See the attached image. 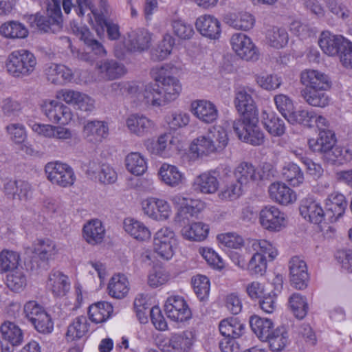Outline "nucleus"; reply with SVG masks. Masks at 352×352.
<instances>
[{"instance_id":"42","label":"nucleus","mask_w":352,"mask_h":352,"mask_svg":"<svg viewBox=\"0 0 352 352\" xmlns=\"http://www.w3.org/2000/svg\"><path fill=\"white\" fill-rule=\"evenodd\" d=\"M0 33L8 38H24L28 36L29 32L22 23L17 21H10L0 26Z\"/></svg>"},{"instance_id":"26","label":"nucleus","mask_w":352,"mask_h":352,"mask_svg":"<svg viewBox=\"0 0 352 352\" xmlns=\"http://www.w3.org/2000/svg\"><path fill=\"white\" fill-rule=\"evenodd\" d=\"M47 287L54 296L61 297L69 291L70 283L66 275L60 271L53 270L49 274Z\"/></svg>"},{"instance_id":"51","label":"nucleus","mask_w":352,"mask_h":352,"mask_svg":"<svg viewBox=\"0 0 352 352\" xmlns=\"http://www.w3.org/2000/svg\"><path fill=\"white\" fill-rule=\"evenodd\" d=\"M264 119V126L267 131L273 136L283 135L286 129L285 122L275 113L267 114Z\"/></svg>"},{"instance_id":"53","label":"nucleus","mask_w":352,"mask_h":352,"mask_svg":"<svg viewBox=\"0 0 352 352\" xmlns=\"http://www.w3.org/2000/svg\"><path fill=\"white\" fill-rule=\"evenodd\" d=\"M91 6V0H63L64 12L70 14L73 11L79 17H83Z\"/></svg>"},{"instance_id":"19","label":"nucleus","mask_w":352,"mask_h":352,"mask_svg":"<svg viewBox=\"0 0 352 352\" xmlns=\"http://www.w3.org/2000/svg\"><path fill=\"white\" fill-rule=\"evenodd\" d=\"M289 268L291 284L298 289L306 287L309 276L305 261L294 256L289 261Z\"/></svg>"},{"instance_id":"45","label":"nucleus","mask_w":352,"mask_h":352,"mask_svg":"<svg viewBox=\"0 0 352 352\" xmlns=\"http://www.w3.org/2000/svg\"><path fill=\"white\" fill-rule=\"evenodd\" d=\"M95 6L91 1V6L89 8L93 14L97 24H102L106 21L111 19L113 10L108 0H96Z\"/></svg>"},{"instance_id":"58","label":"nucleus","mask_w":352,"mask_h":352,"mask_svg":"<svg viewBox=\"0 0 352 352\" xmlns=\"http://www.w3.org/2000/svg\"><path fill=\"white\" fill-rule=\"evenodd\" d=\"M6 285L11 290L19 292L26 285V278L23 272L19 267L10 272L7 275Z\"/></svg>"},{"instance_id":"11","label":"nucleus","mask_w":352,"mask_h":352,"mask_svg":"<svg viewBox=\"0 0 352 352\" xmlns=\"http://www.w3.org/2000/svg\"><path fill=\"white\" fill-rule=\"evenodd\" d=\"M41 107L43 114L54 123L67 124L72 118L70 109L58 100H45Z\"/></svg>"},{"instance_id":"1","label":"nucleus","mask_w":352,"mask_h":352,"mask_svg":"<svg viewBox=\"0 0 352 352\" xmlns=\"http://www.w3.org/2000/svg\"><path fill=\"white\" fill-rule=\"evenodd\" d=\"M173 67L168 65L155 67L151 74L157 85L148 83L144 87L142 102L149 107L165 106L175 100L180 95L182 86L179 80L172 75Z\"/></svg>"},{"instance_id":"56","label":"nucleus","mask_w":352,"mask_h":352,"mask_svg":"<svg viewBox=\"0 0 352 352\" xmlns=\"http://www.w3.org/2000/svg\"><path fill=\"white\" fill-rule=\"evenodd\" d=\"M9 139L15 144H20L27 138L25 127L22 123L10 122L6 126Z\"/></svg>"},{"instance_id":"7","label":"nucleus","mask_w":352,"mask_h":352,"mask_svg":"<svg viewBox=\"0 0 352 352\" xmlns=\"http://www.w3.org/2000/svg\"><path fill=\"white\" fill-rule=\"evenodd\" d=\"M192 331H182L175 333L170 338H167L162 333L155 336L154 340L157 346L164 352L175 351H186L192 344Z\"/></svg>"},{"instance_id":"31","label":"nucleus","mask_w":352,"mask_h":352,"mask_svg":"<svg viewBox=\"0 0 352 352\" xmlns=\"http://www.w3.org/2000/svg\"><path fill=\"white\" fill-rule=\"evenodd\" d=\"M327 89H313L305 87L300 94L305 101L312 107L324 108L327 107L330 99L324 91Z\"/></svg>"},{"instance_id":"55","label":"nucleus","mask_w":352,"mask_h":352,"mask_svg":"<svg viewBox=\"0 0 352 352\" xmlns=\"http://www.w3.org/2000/svg\"><path fill=\"white\" fill-rule=\"evenodd\" d=\"M289 307L294 315L298 319H302L307 314L308 305L305 298L295 293L289 299Z\"/></svg>"},{"instance_id":"35","label":"nucleus","mask_w":352,"mask_h":352,"mask_svg":"<svg viewBox=\"0 0 352 352\" xmlns=\"http://www.w3.org/2000/svg\"><path fill=\"white\" fill-rule=\"evenodd\" d=\"M224 22L234 29L248 30L254 23V19L252 14L248 12L227 13L223 16Z\"/></svg>"},{"instance_id":"21","label":"nucleus","mask_w":352,"mask_h":352,"mask_svg":"<svg viewBox=\"0 0 352 352\" xmlns=\"http://www.w3.org/2000/svg\"><path fill=\"white\" fill-rule=\"evenodd\" d=\"M83 135L88 142L100 143L109 135L108 124L104 121H88L84 125Z\"/></svg>"},{"instance_id":"62","label":"nucleus","mask_w":352,"mask_h":352,"mask_svg":"<svg viewBox=\"0 0 352 352\" xmlns=\"http://www.w3.org/2000/svg\"><path fill=\"white\" fill-rule=\"evenodd\" d=\"M246 267L251 274L263 275L267 269L266 257L260 253H255L247 263Z\"/></svg>"},{"instance_id":"61","label":"nucleus","mask_w":352,"mask_h":352,"mask_svg":"<svg viewBox=\"0 0 352 352\" xmlns=\"http://www.w3.org/2000/svg\"><path fill=\"white\" fill-rule=\"evenodd\" d=\"M243 187L236 180L232 181L221 188L218 196L222 200H234L241 195Z\"/></svg>"},{"instance_id":"29","label":"nucleus","mask_w":352,"mask_h":352,"mask_svg":"<svg viewBox=\"0 0 352 352\" xmlns=\"http://www.w3.org/2000/svg\"><path fill=\"white\" fill-rule=\"evenodd\" d=\"M158 174L161 181L172 188L177 187L182 184L185 177L184 174L180 172L177 167L168 164H163Z\"/></svg>"},{"instance_id":"52","label":"nucleus","mask_w":352,"mask_h":352,"mask_svg":"<svg viewBox=\"0 0 352 352\" xmlns=\"http://www.w3.org/2000/svg\"><path fill=\"white\" fill-rule=\"evenodd\" d=\"M223 338L219 342L222 352H239V346L236 339L241 336V331H220Z\"/></svg>"},{"instance_id":"9","label":"nucleus","mask_w":352,"mask_h":352,"mask_svg":"<svg viewBox=\"0 0 352 352\" xmlns=\"http://www.w3.org/2000/svg\"><path fill=\"white\" fill-rule=\"evenodd\" d=\"M24 313L28 321L36 330H52L54 323L51 316L36 302L29 301L24 306Z\"/></svg>"},{"instance_id":"12","label":"nucleus","mask_w":352,"mask_h":352,"mask_svg":"<svg viewBox=\"0 0 352 352\" xmlns=\"http://www.w3.org/2000/svg\"><path fill=\"white\" fill-rule=\"evenodd\" d=\"M232 50L242 59L246 60H256L259 54L250 38L243 33H235L230 38Z\"/></svg>"},{"instance_id":"5","label":"nucleus","mask_w":352,"mask_h":352,"mask_svg":"<svg viewBox=\"0 0 352 352\" xmlns=\"http://www.w3.org/2000/svg\"><path fill=\"white\" fill-rule=\"evenodd\" d=\"M258 122V116H246L234 122L233 129L241 140L254 146L261 145L264 142V135Z\"/></svg>"},{"instance_id":"44","label":"nucleus","mask_w":352,"mask_h":352,"mask_svg":"<svg viewBox=\"0 0 352 352\" xmlns=\"http://www.w3.org/2000/svg\"><path fill=\"white\" fill-rule=\"evenodd\" d=\"M113 310V307L109 302H98L89 307V319L96 324L102 323L109 318Z\"/></svg>"},{"instance_id":"24","label":"nucleus","mask_w":352,"mask_h":352,"mask_svg":"<svg viewBox=\"0 0 352 352\" xmlns=\"http://www.w3.org/2000/svg\"><path fill=\"white\" fill-rule=\"evenodd\" d=\"M346 39L340 35H336L329 31H323L318 41L321 50L329 56L338 54Z\"/></svg>"},{"instance_id":"34","label":"nucleus","mask_w":352,"mask_h":352,"mask_svg":"<svg viewBox=\"0 0 352 352\" xmlns=\"http://www.w3.org/2000/svg\"><path fill=\"white\" fill-rule=\"evenodd\" d=\"M174 143V138L170 133L161 135L157 141L148 139L144 142V146L146 150L151 154L163 156L166 154V151L171 148V145Z\"/></svg>"},{"instance_id":"18","label":"nucleus","mask_w":352,"mask_h":352,"mask_svg":"<svg viewBox=\"0 0 352 352\" xmlns=\"http://www.w3.org/2000/svg\"><path fill=\"white\" fill-rule=\"evenodd\" d=\"M254 90L250 87L239 89L235 94L234 103L237 111L242 114L243 118L250 116H258L252 94Z\"/></svg>"},{"instance_id":"30","label":"nucleus","mask_w":352,"mask_h":352,"mask_svg":"<svg viewBox=\"0 0 352 352\" xmlns=\"http://www.w3.org/2000/svg\"><path fill=\"white\" fill-rule=\"evenodd\" d=\"M269 193L272 199L283 204L287 205L296 201L294 192L282 182H275L269 187Z\"/></svg>"},{"instance_id":"17","label":"nucleus","mask_w":352,"mask_h":352,"mask_svg":"<svg viewBox=\"0 0 352 352\" xmlns=\"http://www.w3.org/2000/svg\"><path fill=\"white\" fill-rule=\"evenodd\" d=\"M126 126L130 133L141 138L151 134L155 129V124L148 117L142 114L133 113L126 118Z\"/></svg>"},{"instance_id":"37","label":"nucleus","mask_w":352,"mask_h":352,"mask_svg":"<svg viewBox=\"0 0 352 352\" xmlns=\"http://www.w3.org/2000/svg\"><path fill=\"white\" fill-rule=\"evenodd\" d=\"M32 252L30 249H28L26 254ZM58 249L56 243L50 239L41 240L34 245L33 253H35L38 258L42 261H47L54 259L58 254Z\"/></svg>"},{"instance_id":"40","label":"nucleus","mask_w":352,"mask_h":352,"mask_svg":"<svg viewBox=\"0 0 352 352\" xmlns=\"http://www.w3.org/2000/svg\"><path fill=\"white\" fill-rule=\"evenodd\" d=\"M85 240L90 244L100 243L104 236V228L102 222L98 219L91 220L83 227Z\"/></svg>"},{"instance_id":"27","label":"nucleus","mask_w":352,"mask_h":352,"mask_svg":"<svg viewBox=\"0 0 352 352\" xmlns=\"http://www.w3.org/2000/svg\"><path fill=\"white\" fill-rule=\"evenodd\" d=\"M300 81L305 87L313 89H327L329 87V78L324 73L314 69L303 71Z\"/></svg>"},{"instance_id":"16","label":"nucleus","mask_w":352,"mask_h":352,"mask_svg":"<svg viewBox=\"0 0 352 352\" xmlns=\"http://www.w3.org/2000/svg\"><path fill=\"white\" fill-rule=\"evenodd\" d=\"M142 209L145 214L157 221L166 220L171 214L170 206L168 201L155 197L143 201Z\"/></svg>"},{"instance_id":"43","label":"nucleus","mask_w":352,"mask_h":352,"mask_svg":"<svg viewBox=\"0 0 352 352\" xmlns=\"http://www.w3.org/2000/svg\"><path fill=\"white\" fill-rule=\"evenodd\" d=\"M208 232V225L202 222H196L184 226L182 230V234L188 240L201 241L207 237Z\"/></svg>"},{"instance_id":"49","label":"nucleus","mask_w":352,"mask_h":352,"mask_svg":"<svg viewBox=\"0 0 352 352\" xmlns=\"http://www.w3.org/2000/svg\"><path fill=\"white\" fill-rule=\"evenodd\" d=\"M126 169L135 175H141L146 170L147 166L144 157L137 152L129 153L125 159Z\"/></svg>"},{"instance_id":"46","label":"nucleus","mask_w":352,"mask_h":352,"mask_svg":"<svg viewBox=\"0 0 352 352\" xmlns=\"http://www.w3.org/2000/svg\"><path fill=\"white\" fill-rule=\"evenodd\" d=\"M190 150L193 154H196L197 157L209 156L212 154L217 153L212 144L210 140L204 134L198 136L192 142Z\"/></svg>"},{"instance_id":"50","label":"nucleus","mask_w":352,"mask_h":352,"mask_svg":"<svg viewBox=\"0 0 352 352\" xmlns=\"http://www.w3.org/2000/svg\"><path fill=\"white\" fill-rule=\"evenodd\" d=\"M266 38L272 47L279 49L287 44L289 36L285 28L273 27L267 30Z\"/></svg>"},{"instance_id":"2","label":"nucleus","mask_w":352,"mask_h":352,"mask_svg":"<svg viewBox=\"0 0 352 352\" xmlns=\"http://www.w3.org/2000/svg\"><path fill=\"white\" fill-rule=\"evenodd\" d=\"M335 133L331 130L321 131L318 138L309 140V148L322 155V158L328 163L333 164L338 161L340 164L352 160V152L346 148L335 146Z\"/></svg>"},{"instance_id":"47","label":"nucleus","mask_w":352,"mask_h":352,"mask_svg":"<svg viewBox=\"0 0 352 352\" xmlns=\"http://www.w3.org/2000/svg\"><path fill=\"white\" fill-rule=\"evenodd\" d=\"M21 261L20 255L17 252L3 250L0 252V274L16 270Z\"/></svg>"},{"instance_id":"63","label":"nucleus","mask_w":352,"mask_h":352,"mask_svg":"<svg viewBox=\"0 0 352 352\" xmlns=\"http://www.w3.org/2000/svg\"><path fill=\"white\" fill-rule=\"evenodd\" d=\"M174 45V38L170 35H166L159 47L152 53L154 60H162L171 52Z\"/></svg>"},{"instance_id":"60","label":"nucleus","mask_w":352,"mask_h":352,"mask_svg":"<svg viewBox=\"0 0 352 352\" xmlns=\"http://www.w3.org/2000/svg\"><path fill=\"white\" fill-rule=\"evenodd\" d=\"M252 247L256 253H260L266 257L267 255L270 260L274 259L277 254L278 251L276 247L273 245L270 241L266 240H252Z\"/></svg>"},{"instance_id":"54","label":"nucleus","mask_w":352,"mask_h":352,"mask_svg":"<svg viewBox=\"0 0 352 352\" xmlns=\"http://www.w3.org/2000/svg\"><path fill=\"white\" fill-rule=\"evenodd\" d=\"M283 177L293 186H298L304 181V175L296 164L290 163L285 166L282 172Z\"/></svg>"},{"instance_id":"64","label":"nucleus","mask_w":352,"mask_h":352,"mask_svg":"<svg viewBox=\"0 0 352 352\" xmlns=\"http://www.w3.org/2000/svg\"><path fill=\"white\" fill-rule=\"evenodd\" d=\"M192 285L195 294L201 300L208 296L210 292L209 279L202 275H197L192 278Z\"/></svg>"},{"instance_id":"4","label":"nucleus","mask_w":352,"mask_h":352,"mask_svg":"<svg viewBox=\"0 0 352 352\" xmlns=\"http://www.w3.org/2000/svg\"><path fill=\"white\" fill-rule=\"evenodd\" d=\"M151 43V34L145 29L131 30L126 34L123 46L116 44L114 47V54L122 58L125 52H143L149 48Z\"/></svg>"},{"instance_id":"39","label":"nucleus","mask_w":352,"mask_h":352,"mask_svg":"<svg viewBox=\"0 0 352 352\" xmlns=\"http://www.w3.org/2000/svg\"><path fill=\"white\" fill-rule=\"evenodd\" d=\"M124 230L138 241H146L151 237V232L142 222L134 219H126L124 221Z\"/></svg>"},{"instance_id":"41","label":"nucleus","mask_w":352,"mask_h":352,"mask_svg":"<svg viewBox=\"0 0 352 352\" xmlns=\"http://www.w3.org/2000/svg\"><path fill=\"white\" fill-rule=\"evenodd\" d=\"M205 135L210 140L212 144H214V148L217 153L221 152L228 144V133L226 130L220 125L210 127Z\"/></svg>"},{"instance_id":"3","label":"nucleus","mask_w":352,"mask_h":352,"mask_svg":"<svg viewBox=\"0 0 352 352\" xmlns=\"http://www.w3.org/2000/svg\"><path fill=\"white\" fill-rule=\"evenodd\" d=\"M37 61L35 56L26 50L12 52L8 58L6 67L8 72L15 77L30 76L35 70Z\"/></svg>"},{"instance_id":"22","label":"nucleus","mask_w":352,"mask_h":352,"mask_svg":"<svg viewBox=\"0 0 352 352\" xmlns=\"http://www.w3.org/2000/svg\"><path fill=\"white\" fill-rule=\"evenodd\" d=\"M191 112L198 119L206 123L217 120L218 111L215 105L208 100H195L191 103Z\"/></svg>"},{"instance_id":"33","label":"nucleus","mask_w":352,"mask_h":352,"mask_svg":"<svg viewBox=\"0 0 352 352\" xmlns=\"http://www.w3.org/2000/svg\"><path fill=\"white\" fill-rule=\"evenodd\" d=\"M193 188L196 191L205 194H212L219 188V181L214 173H203L197 176L193 182Z\"/></svg>"},{"instance_id":"10","label":"nucleus","mask_w":352,"mask_h":352,"mask_svg":"<svg viewBox=\"0 0 352 352\" xmlns=\"http://www.w3.org/2000/svg\"><path fill=\"white\" fill-rule=\"evenodd\" d=\"M45 170L52 183L62 187L72 185L76 179L72 168L66 164L50 162L46 164Z\"/></svg>"},{"instance_id":"6","label":"nucleus","mask_w":352,"mask_h":352,"mask_svg":"<svg viewBox=\"0 0 352 352\" xmlns=\"http://www.w3.org/2000/svg\"><path fill=\"white\" fill-rule=\"evenodd\" d=\"M273 169L270 165L263 167V173L256 171L255 167L248 162L240 163L234 169V176L237 183L246 186L251 182L258 180H269L274 176Z\"/></svg>"},{"instance_id":"23","label":"nucleus","mask_w":352,"mask_h":352,"mask_svg":"<svg viewBox=\"0 0 352 352\" xmlns=\"http://www.w3.org/2000/svg\"><path fill=\"white\" fill-rule=\"evenodd\" d=\"M197 30L204 36L218 38L221 34L220 22L212 15H202L196 20Z\"/></svg>"},{"instance_id":"38","label":"nucleus","mask_w":352,"mask_h":352,"mask_svg":"<svg viewBox=\"0 0 352 352\" xmlns=\"http://www.w3.org/2000/svg\"><path fill=\"white\" fill-rule=\"evenodd\" d=\"M99 72L109 80L120 78L126 73L124 65L115 60H105L97 63Z\"/></svg>"},{"instance_id":"32","label":"nucleus","mask_w":352,"mask_h":352,"mask_svg":"<svg viewBox=\"0 0 352 352\" xmlns=\"http://www.w3.org/2000/svg\"><path fill=\"white\" fill-rule=\"evenodd\" d=\"M107 289L111 297L116 299L124 298L130 289L128 278L124 274H115L109 280Z\"/></svg>"},{"instance_id":"36","label":"nucleus","mask_w":352,"mask_h":352,"mask_svg":"<svg viewBox=\"0 0 352 352\" xmlns=\"http://www.w3.org/2000/svg\"><path fill=\"white\" fill-rule=\"evenodd\" d=\"M77 36L84 41L87 47L95 54L102 56L106 54V50L103 45L97 40L94 38L91 32L86 26L76 27L73 30Z\"/></svg>"},{"instance_id":"8","label":"nucleus","mask_w":352,"mask_h":352,"mask_svg":"<svg viewBox=\"0 0 352 352\" xmlns=\"http://www.w3.org/2000/svg\"><path fill=\"white\" fill-rule=\"evenodd\" d=\"M176 245L174 232L168 228H162L154 236L153 250L162 259L169 260L174 254Z\"/></svg>"},{"instance_id":"48","label":"nucleus","mask_w":352,"mask_h":352,"mask_svg":"<svg viewBox=\"0 0 352 352\" xmlns=\"http://www.w3.org/2000/svg\"><path fill=\"white\" fill-rule=\"evenodd\" d=\"M315 118L316 113L314 110L298 109L292 110L286 120L292 124H302L310 126Z\"/></svg>"},{"instance_id":"28","label":"nucleus","mask_w":352,"mask_h":352,"mask_svg":"<svg viewBox=\"0 0 352 352\" xmlns=\"http://www.w3.org/2000/svg\"><path fill=\"white\" fill-rule=\"evenodd\" d=\"M261 342H267L272 351H280L287 342V331H253Z\"/></svg>"},{"instance_id":"15","label":"nucleus","mask_w":352,"mask_h":352,"mask_svg":"<svg viewBox=\"0 0 352 352\" xmlns=\"http://www.w3.org/2000/svg\"><path fill=\"white\" fill-rule=\"evenodd\" d=\"M259 221L269 231H279L285 225V216L277 207L268 205L260 211Z\"/></svg>"},{"instance_id":"25","label":"nucleus","mask_w":352,"mask_h":352,"mask_svg":"<svg viewBox=\"0 0 352 352\" xmlns=\"http://www.w3.org/2000/svg\"><path fill=\"white\" fill-rule=\"evenodd\" d=\"M300 212L305 219L315 224L320 223L326 215L320 204L311 199L302 201Z\"/></svg>"},{"instance_id":"20","label":"nucleus","mask_w":352,"mask_h":352,"mask_svg":"<svg viewBox=\"0 0 352 352\" xmlns=\"http://www.w3.org/2000/svg\"><path fill=\"white\" fill-rule=\"evenodd\" d=\"M347 205V201L342 194L335 192L329 195L326 201V215L330 221H336L341 217L345 212Z\"/></svg>"},{"instance_id":"13","label":"nucleus","mask_w":352,"mask_h":352,"mask_svg":"<svg viewBox=\"0 0 352 352\" xmlns=\"http://www.w3.org/2000/svg\"><path fill=\"white\" fill-rule=\"evenodd\" d=\"M56 97L80 111L90 112L95 108V100L88 95L78 91L61 89L57 92Z\"/></svg>"},{"instance_id":"57","label":"nucleus","mask_w":352,"mask_h":352,"mask_svg":"<svg viewBox=\"0 0 352 352\" xmlns=\"http://www.w3.org/2000/svg\"><path fill=\"white\" fill-rule=\"evenodd\" d=\"M197 201L190 199L189 203L184 206L178 208L177 213V221L186 223L190 221V218H192L197 215L200 211V208L198 206Z\"/></svg>"},{"instance_id":"59","label":"nucleus","mask_w":352,"mask_h":352,"mask_svg":"<svg viewBox=\"0 0 352 352\" xmlns=\"http://www.w3.org/2000/svg\"><path fill=\"white\" fill-rule=\"evenodd\" d=\"M32 27L36 28L38 30L43 32H54L59 30L54 25L50 17L39 14L32 15L29 18Z\"/></svg>"},{"instance_id":"14","label":"nucleus","mask_w":352,"mask_h":352,"mask_svg":"<svg viewBox=\"0 0 352 352\" xmlns=\"http://www.w3.org/2000/svg\"><path fill=\"white\" fill-rule=\"evenodd\" d=\"M164 310L167 317L177 322H183L191 316V311L184 298L173 296L167 298Z\"/></svg>"}]
</instances>
